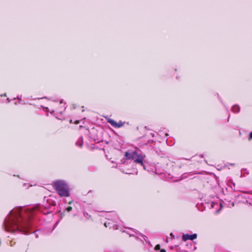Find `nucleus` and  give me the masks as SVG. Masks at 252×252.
I'll use <instances>...</instances> for the list:
<instances>
[{
	"mask_svg": "<svg viewBox=\"0 0 252 252\" xmlns=\"http://www.w3.org/2000/svg\"><path fill=\"white\" fill-rule=\"evenodd\" d=\"M44 205H38L34 210L31 208L18 207L10 211L8 218L5 219L3 226L5 230L9 232H18L26 234L29 233L30 226V220L34 215L35 211H38L46 215L51 212V207L55 205V202L49 199Z\"/></svg>",
	"mask_w": 252,
	"mask_h": 252,
	"instance_id": "f257e3e1",
	"label": "nucleus"
},
{
	"mask_svg": "<svg viewBox=\"0 0 252 252\" xmlns=\"http://www.w3.org/2000/svg\"><path fill=\"white\" fill-rule=\"evenodd\" d=\"M53 187L61 197H68L70 195V189L67 183L63 180H58L53 182Z\"/></svg>",
	"mask_w": 252,
	"mask_h": 252,
	"instance_id": "f03ea898",
	"label": "nucleus"
},
{
	"mask_svg": "<svg viewBox=\"0 0 252 252\" xmlns=\"http://www.w3.org/2000/svg\"><path fill=\"white\" fill-rule=\"evenodd\" d=\"M125 157L126 159L133 160L134 162L140 164L145 169L143 162L145 156L139 153L137 150H128L125 153Z\"/></svg>",
	"mask_w": 252,
	"mask_h": 252,
	"instance_id": "7ed1b4c3",
	"label": "nucleus"
},
{
	"mask_svg": "<svg viewBox=\"0 0 252 252\" xmlns=\"http://www.w3.org/2000/svg\"><path fill=\"white\" fill-rule=\"evenodd\" d=\"M107 123L111 124L112 126H113L114 127L119 128L120 127H122L124 126V123H123L122 121H119L118 123L116 122L115 121H114L113 119H108L107 120Z\"/></svg>",
	"mask_w": 252,
	"mask_h": 252,
	"instance_id": "20e7f679",
	"label": "nucleus"
},
{
	"mask_svg": "<svg viewBox=\"0 0 252 252\" xmlns=\"http://www.w3.org/2000/svg\"><path fill=\"white\" fill-rule=\"evenodd\" d=\"M197 238V234L194 233L192 235L184 234L182 236V240L184 241L188 240H193Z\"/></svg>",
	"mask_w": 252,
	"mask_h": 252,
	"instance_id": "39448f33",
	"label": "nucleus"
},
{
	"mask_svg": "<svg viewBox=\"0 0 252 252\" xmlns=\"http://www.w3.org/2000/svg\"><path fill=\"white\" fill-rule=\"evenodd\" d=\"M113 222V220H109L108 222H106L104 223V225L105 227H109L110 228L113 227L114 228H116V227H115L114 226V224H112V222Z\"/></svg>",
	"mask_w": 252,
	"mask_h": 252,
	"instance_id": "423d86ee",
	"label": "nucleus"
},
{
	"mask_svg": "<svg viewBox=\"0 0 252 252\" xmlns=\"http://www.w3.org/2000/svg\"><path fill=\"white\" fill-rule=\"evenodd\" d=\"M83 137H80L78 138V139L77 140V142H76V145L79 147H81L83 145Z\"/></svg>",
	"mask_w": 252,
	"mask_h": 252,
	"instance_id": "0eeeda50",
	"label": "nucleus"
},
{
	"mask_svg": "<svg viewBox=\"0 0 252 252\" xmlns=\"http://www.w3.org/2000/svg\"><path fill=\"white\" fill-rule=\"evenodd\" d=\"M240 109V107L238 105H235L232 107L231 110L234 113H238L239 112Z\"/></svg>",
	"mask_w": 252,
	"mask_h": 252,
	"instance_id": "6e6552de",
	"label": "nucleus"
},
{
	"mask_svg": "<svg viewBox=\"0 0 252 252\" xmlns=\"http://www.w3.org/2000/svg\"><path fill=\"white\" fill-rule=\"evenodd\" d=\"M228 185L230 186V187L233 189V190H235V184L232 182L231 180H230L228 182Z\"/></svg>",
	"mask_w": 252,
	"mask_h": 252,
	"instance_id": "1a4fd4ad",
	"label": "nucleus"
},
{
	"mask_svg": "<svg viewBox=\"0 0 252 252\" xmlns=\"http://www.w3.org/2000/svg\"><path fill=\"white\" fill-rule=\"evenodd\" d=\"M89 206H90L89 204H86L85 205H83V209H84V210H83V215H84L85 217H86L87 216H89L88 214L85 211V209L86 208L89 207Z\"/></svg>",
	"mask_w": 252,
	"mask_h": 252,
	"instance_id": "9d476101",
	"label": "nucleus"
},
{
	"mask_svg": "<svg viewBox=\"0 0 252 252\" xmlns=\"http://www.w3.org/2000/svg\"><path fill=\"white\" fill-rule=\"evenodd\" d=\"M72 208L71 206H69L66 208V210H67V212H70L72 210Z\"/></svg>",
	"mask_w": 252,
	"mask_h": 252,
	"instance_id": "9b49d317",
	"label": "nucleus"
},
{
	"mask_svg": "<svg viewBox=\"0 0 252 252\" xmlns=\"http://www.w3.org/2000/svg\"><path fill=\"white\" fill-rule=\"evenodd\" d=\"M244 193L247 194V195L245 196V198H250V197L249 196V193L248 192H245Z\"/></svg>",
	"mask_w": 252,
	"mask_h": 252,
	"instance_id": "f8f14e48",
	"label": "nucleus"
},
{
	"mask_svg": "<svg viewBox=\"0 0 252 252\" xmlns=\"http://www.w3.org/2000/svg\"><path fill=\"white\" fill-rule=\"evenodd\" d=\"M251 139H252V131L251 132L250 134H249V140H250Z\"/></svg>",
	"mask_w": 252,
	"mask_h": 252,
	"instance_id": "ddd939ff",
	"label": "nucleus"
},
{
	"mask_svg": "<svg viewBox=\"0 0 252 252\" xmlns=\"http://www.w3.org/2000/svg\"><path fill=\"white\" fill-rule=\"evenodd\" d=\"M22 95H18V96H17V97H16V98H17V99H18V100H21V99H22Z\"/></svg>",
	"mask_w": 252,
	"mask_h": 252,
	"instance_id": "4468645a",
	"label": "nucleus"
},
{
	"mask_svg": "<svg viewBox=\"0 0 252 252\" xmlns=\"http://www.w3.org/2000/svg\"><path fill=\"white\" fill-rule=\"evenodd\" d=\"M160 248V246L159 245H157L156 246V250H158Z\"/></svg>",
	"mask_w": 252,
	"mask_h": 252,
	"instance_id": "2eb2a0df",
	"label": "nucleus"
},
{
	"mask_svg": "<svg viewBox=\"0 0 252 252\" xmlns=\"http://www.w3.org/2000/svg\"><path fill=\"white\" fill-rule=\"evenodd\" d=\"M0 96H6V94L4 93L3 94H1Z\"/></svg>",
	"mask_w": 252,
	"mask_h": 252,
	"instance_id": "dca6fc26",
	"label": "nucleus"
},
{
	"mask_svg": "<svg viewBox=\"0 0 252 252\" xmlns=\"http://www.w3.org/2000/svg\"><path fill=\"white\" fill-rule=\"evenodd\" d=\"M166 252V251L164 249H162L160 251V252Z\"/></svg>",
	"mask_w": 252,
	"mask_h": 252,
	"instance_id": "f3484780",
	"label": "nucleus"
},
{
	"mask_svg": "<svg viewBox=\"0 0 252 252\" xmlns=\"http://www.w3.org/2000/svg\"><path fill=\"white\" fill-rule=\"evenodd\" d=\"M7 100L8 103L10 101V99L9 98L7 99Z\"/></svg>",
	"mask_w": 252,
	"mask_h": 252,
	"instance_id": "a211bd4d",
	"label": "nucleus"
},
{
	"mask_svg": "<svg viewBox=\"0 0 252 252\" xmlns=\"http://www.w3.org/2000/svg\"><path fill=\"white\" fill-rule=\"evenodd\" d=\"M151 135H152V137H154V134L153 133H151Z\"/></svg>",
	"mask_w": 252,
	"mask_h": 252,
	"instance_id": "6ab92c4d",
	"label": "nucleus"
},
{
	"mask_svg": "<svg viewBox=\"0 0 252 252\" xmlns=\"http://www.w3.org/2000/svg\"><path fill=\"white\" fill-rule=\"evenodd\" d=\"M170 235H171V236H172L173 238L174 237V235H173V234H172V233L170 234Z\"/></svg>",
	"mask_w": 252,
	"mask_h": 252,
	"instance_id": "aec40b11",
	"label": "nucleus"
},
{
	"mask_svg": "<svg viewBox=\"0 0 252 252\" xmlns=\"http://www.w3.org/2000/svg\"><path fill=\"white\" fill-rule=\"evenodd\" d=\"M17 103H18V102H16L15 103V104L17 105Z\"/></svg>",
	"mask_w": 252,
	"mask_h": 252,
	"instance_id": "412c9836",
	"label": "nucleus"
},
{
	"mask_svg": "<svg viewBox=\"0 0 252 252\" xmlns=\"http://www.w3.org/2000/svg\"><path fill=\"white\" fill-rule=\"evenodd\" d=\"M17 103H18V102H16L15 103V104L17 105Z\"/></svg>",
	"mask_w": 252,
	"mask_h": 252,
	"instance_id": "4be33fe9",
	"label": "nucleus"
},
{
	"mask_svg": "<svg viewBox=\"0 0 252 252\" xmlns=\"http://www.w3.org/2000/svg\"><path fill=\"white\" fill-rule=\"evenodd\" d=\"M45 108L46 109H48V107H46V108Z\"/></svg>",
	"mask_w": 252,
	"mask_h": 252,
	"instance_id": "5701e85b",
	"label": "nucleus"
},
{
	"mask_svg": "<svg viewBox=\"0 0 252 252\" xmlns=\"http://www.w3.org/2000/svg\"><path fill=\"white\" fill-rule=\"evenodd\" d=\"M54 112V110H53L51 113H53V112Z\"/></svg>",
	"mask_w": 252,
	"mask_h": 252,
	"instance_id": "b1692460",
	"label": "nucleus"
}]
</instances>
